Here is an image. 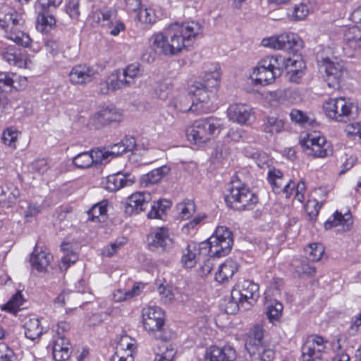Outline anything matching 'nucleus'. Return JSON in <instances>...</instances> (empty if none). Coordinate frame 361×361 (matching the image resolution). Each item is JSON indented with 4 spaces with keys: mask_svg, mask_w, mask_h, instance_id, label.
I'll return each mask as SVG.
<instances>
[{
    "mask_svg": "<svg viewBox=\"0 0 361 361\" xmlns=\"http://www.w3.org/2000/svg\"><path fill=\"white\" fill-rule=\"evenodd\" d=\"M223 129V122L218 118L197 120L188 128V140L195 145H204L217 137Z\"/></svg>",
    "mask_w": 361,
    "mask_h": 361,
    "instance_id": "obj_3",
    "label": "nucleus"
},
{
    "mask_svg": "<svg viewBox=\"0 0 361 361\" xmlns=\"http://www.w3.org/2000/svg\"><path fill=\"white\" fill-rule=\"evenodd\" d=\"M174 290L175 289L168 284L164 285L161 283L157 288V291L160 295L161 300L164 303L171 302L174 300Z\"/></svg>",
    "mask_w": 361,
    "mask_h": 361,
    "instance_id": "obj_54",
    "label": "nucleus"
},
{
    "mask_svg": "<svg viewBox=\"0 0 361 361\" xmlns=\"http://www.w3.org/2000/svg\"><path fill=\"white\" fill-rule=\"evenodd\" d=\"M353 224L352 215L349 212L342 214L338 211L331 216L324 223L326 229H331L334 227L341 226L343 231H348Z\"/></svg>",
    "mask_w": 361,
    "mask_h": 361,
    "instance_id": "obj_28",
    "label": "nucleus"
},
{
    "mask_svg": "<svg viewBox=\"0 0 361 361\" xmlns=\"http://www.w3.org/2000/svg\"><path fill=\"white\" fill-rule=\"evenodd\" d=\"M142 324L149 334L157 340H170L172 336L164 332L165 314L164 311L157 306H148L142 310Z\"/></svg>",
    "mask_w": 361,
    "mask_h": 361,
    "instance_id": "obj_7",
    "label": "nucleus"
},
{
    "mask_svg": "<svg viewBox=\"0 0 361 361\" xmlns=\"http://www.w3.org/2000/svg\"><path fill=\"white\" fill-rule=\"evenodd\" d=\"M1 54L4 60L10 65L23 68L30 67V61L27 59V56L14 47H6L1 51Z\"/></svg>",
    "mask_w": 361,
    "mask_h": 361,
    "instance_id": "obj_21",
    "label": "nucleus"
},
{
    "mask_svg": "<svg viewBox=\"0 0 361 361\" xmlns=\"http://www.w3.org/2000/svg\"><path fill=\"white\" fill-rule=\"evenodd\" d=\"M346 45L353 50L361 49V30L357 27H345L343 30Z\"/></svg>",
    "mask_w": 361,
    "mask_h": 361,
    "instance_id": "obj_35",
    "label": "nucleus"
},
{
    "mask_svg": "<svg viewBox=\"0 0 361 361\" xmlns=\"http://www.w3.org/2000/svg\"><path fill=\"white\" fill-rule=\"evenodd\" d=\"M171 206V202L166 200L154 202L147 214L149 219H164L167 209Z\"/></svg>",
    "mask_w": 361,
    "mask_h": 361,
    "instance_id": "obj_45",
    "label": "nucleus"
},
{
    "mask_svg": "<svg viewBox=\"0 0 361 361\" xmlns=\"http://www.w3.org/2000/svg\"><path fill=\"white\" fill-rule=\"evenodd\" d=\"M23 301L24 299L23 295L21 292L18 291L12 296L6 305L8 309L14 311L23 305Z\"/></svg>",
    "mask_w": 361,
    "mask_h": 361,
    "instance_id": "obj_64",
    "label": "nucleus"
},
{
    "mask_svg": "<svg viewBox=\"0 0 361 361\" xmlns=\"http://www.w3.org/2000/svg\"><path fill=\"white\" fill-rule=\"evenodd\" d=\"M233 239L231 231L225 226H218L214 233L200 244L189 243L183 250L181 263L185 268L194 267L202 255L213 257L227 255L231 250Z\"/></svg>",
    "mask_w": 361,
    "mask_h": 361,
    "instance_id": "obj_2",
    "label": "nucleus"
},
{
    "mask_svg": "<svg viewBox=\"0 0 361 361\" xmlns=\"http://www.w3.org/2000/svg\"><path fill=\"white\" fill-rule=\"evenodd\" d=\"M253 115V109L250 105L243 103L231 104L227 109L228 119L241 126L248 125Z\"/></svg>",
    "mask_w": 361,
    "mask_h": 361,
    "instance_id": "obj_16",
    "label": "nucleus"
},
{
    "mask_svg": "<svg viewBox=\"0 0 361 361\" xmlns=\"http://www.w3.org/2000/svg\"><path fill=\"white\" fill-rule=\"evenodd\" d=\"M121 77V84L123 87H130L136 83L137 78L142 75V71L139 63H131L123 68L118 69Z\"/></svg>",
    "mask_w": 361,
    "mask_h": 361,
    "instance_id": "obj_25",
    "label": "nucleus"
},
{
    "mask_svg": "<svg viewBox=\"0 0 361 361\" xmlns=\"http://www.w3.org/2000/svg\"><path fill=\"white\" fill-rule=\"evenodd\" d=\"M220 78V68L218 65H214L205 73L203 80L201 82L211 92H216L219 86Z\"/></svg>",
    "mask_w": 361,
    "mask_h": 361,
    "instance_id": "obj_36",
    "label": "nucleus"
},
{
    "mask_svg": "<svg viewBox=\"0 0 361 361\" xmlns=\"http://www.w3.org/2000/svg\"><path fill=\"white\" fill-rule=\"evenodd\" d=\"M101 123L120 122L123 118L122 113L113 105L101 107L94 114Z\"/></svg>",
    "mask_w": 361,
    "mask_h": 361,
    "instance_id": "obj_29",
    "label": "nucleus"
},
{
    "mask_svg": "<svg viewBox=\"0 0 361 361\" xmlns=\"http://www.w3.org/2000/svg\"><path fill=\"white\" fill-rule=\"evenodd\" d=\"M148 245L150 249H161L169 252L174 246L172 233L166 227H158L147 237Z\"/></svg>",
    "mask_w": 361,
    "mask_h": 361,
    "instance_id": "obj_14",
    "label": "nucleus"
},
{
    "mask_svg": "<svg viewBox=\"0 0 361 361\" xmlns=\"http://www.w3.org/2000/svg\"><path fill=\"white\" fill-rule=\"evenodd\" d=\"M264 329L260 325H255L249 332L245 348L251 356L255 355L258 347L265 345L263 343Z\"/></svg>",
    "mask_w": 361,
    "mask_h": 361,
    "instance_id": "obj_27",
    "label": "nucleus"
},
{
    "mask_svg": "<svg viewBox=\"0 0 361 361\" xmlns=\"http://www.w3.org/2000/svg\"><path fill=\"white\" fill-rule=\"evenodd\" d=\"M267 180L274 192L283 194L286 197H289L295 189V184L290 179L286 178L282 171L275 168L269 169Z\"/></svg>",
    "mask_w": 361,
    "mask_h": 361,
    "instance_id": "obj_13",
    "label": "nucleus"
},
{
    "mask_svg": "<svg viewBox=\"0 0 361 361\" xmlns=\"http://www.w3.org/2000/svg\"><path fill=\"white\" fill-rule=\"evenodd\" d=\"M166 341L157 340L152 350L154 358L152 361H173L177 353L174 344Z\"/></svg>",
    "mask_w": 361,
    "mask_h": 361,
    "instance_id": "obj_19",
    "label": "nucleus"
},
{
    "mask_svg": "<svg viewBox=\"0 0 361 361\" xmlns=\"http://www.w3.org/2000/svg\"><path fill=\"white\" fill-rule=\"evenodd\" d=\"M284 61L281 56H269L259 61L251 74L255 84L266 85L274 82L281 75L280 63Z\"/></svg>",
    "mask_w": 361,
    "mask_h": 361,
    "instance_id": "obj_5",
    "label": "nucleus"
},
{
    "mask_svg": "<svg viewBox=\"0 0 361 361\" xmlns=\"http://www.w3.org/2000/svg\"><path fill=\"white\" fill-rule=\"evenodd\" d=\"M144 288V284L142 283H135L131 290H123L118 289L115 290L112 295L113 300L115 302H122L130 300L135 296L139 295Z\"/></svg>",
    "mask_w": 361,
    "mask_h": 361,
    "instance_id": "obj_42",
    "label": "nucleus"
},
{
    "mask_svg": "<svg viewBox=\"0 0 361 361\" xmlns=\"http://www.w3.org/2000/svg\"><path fill=\"white\" fill-rule=\"evenodd\" d=\"M27 86V78L11 72L0 71V108L8 104V92L12 88L24 89Z\"/></svg>",
    "mask_w": 361,
    "mask_h": 361,
    "instance_id": "obj_12",
    "label": "nucleus"
},
{
    "mask_svg": "<svg viewBox=\"0 0 361 361\" xmlns=\"http://www.w3.org/2000/svg\"><path fill=\"white\" fill-rule=\"evenodd\" d=\"M235 350L231 346L219 347L212 345L206 350L205 361H233L235 359Z\"/></svg>",
    "mask_w": 361,
    "mask_h": 361,
    "instance_id": "obj_18",
    "label": "nucleus"
},
{
    "mask_svg": "<svg viewBox=\"0 0 361 361\" xmlns=\"http://www.w3.org/2000/svg\"><path fill=\"white\" fill-rule=\"evenodd\" d=\"M53 256L46 249L36 247L30 257V262L32 269L39 272H44L47 271Z\"/></svg>",
    "mask_w": 361,
    "mask_h": 361,
    "instance_id": "obj_23",
    "label": "nucleus"
},
{
    "mask_svg": "<svg viewBox=\"0 0 361 361\" xmlns=\"http://www.w3.org/2000/svg\"><path fill=\"white\" fill-rule=\"evenodd\" d=\"M20 207L25 218L35 216L40 213L42 210L40 204L32 202L21 201Z\"/></svg>",
    "mask_w": 361,
    "mask_h": 361,
    "instance_id": "obj_51",
    "label": "nucleus"
},
{
    "mask_svg": "<svg viewBox=\"0 0 361 361\" xmlns=\"http://www.w3.org/2000/svg\"><path fill=\"white\" fill-rule=\"evenodd\" d=\"M66 11L72 19L77 20L80 16L79 0H68Z\"/></svg>",
    "mask_w": 361,
    "mask_h": 361,
    "instance_id": "obj_61",
    "label": "nucleus"
},
{
    "mask_svg": "<svg viewBox=\"0 0 361 361\" xmlns=\"http://www.w3.org/2000/svg\"><path fill=\"white\" fill-rule=\"evenodd\" d=\"M324 252V249L323 246L319 243L310 244L308 247L306 249V252L308 255V259L312 262L319 261Z\"/></svg>",
    "mask_w": 361,
    "mask_h": 361,
    "instance_id": "obj_55",
    "label": "nucleus"
},
{
    "mask_svg": "<svg viewBox=\"0 0 361 361\" xmlns=\"http://www.w3.org/2000/svg\"><path fill=\"white\" fill-rule=\"evenodd\" d=\"M156 97L161 100H166L173 94L171 84L169 82L160 83L155 89Z\"/></svg>",
    "mask_w": 361,
    "mask_h": 361,
    "instance_id": "obj_58",
    "label": "nucleus"
},
{
    "mask_svg": "<svg viewBox=\"0 0 361 361\" xmlns=\"http://www.w3.org/2000/svg\"><path fill=\"white\" fill-rule=\"evenodd\" d=\"M279 42H281V49L290 50L297 45L299 37L297 35L289 32L283 33L279 35Z\"/></svg>",
    "mask_w": 361,
    "mask_h": 361,
    "instance_id": "obj_52",
    "label": "nucleus"
},
{
    "mask_svg": "<svg viewBox=\"0 0 361 361\" xmlns=\"http://www.w3.org/2000/svg\"><path fill=\"white\" fill-rule=\"evenodd\" d=\"M259 296V286L252 281L245 280L235 287L231 300L226 306L228 314H235L240 307L248 309Z\"/></svg>",
    "mask_w": 361,
    "mask_h": 361,
    "instance_id": "obj_4",
    "label": "nucleus"
},
{
    "mask_svg": "<svg viewBox=\"0 0 361 361\" xmlns=\"http://www.w3.org/2000/svg\"><path fill=\"white\" fill-rule=\"evenodd\" d=\"M322 109L329 119L346 122L356 114L357 106L350 99L336 97L326 100L323 103Z\"/></svg>",
    "mask_w": 361,
    "mask_h": 361,
    "instance_id": "obj_6",
    "label": "nucleus"
},
{
    "mask_svg": "<svg viewBox=\"0 0 361 361\" xmlns=\"http://www.w3.org/2000/svg\"><path fill=\"white\" fill-rule=\"evenodd\" d=\"M106 28L109 34L112 36H118L121 32H123L126 29L125 24L119 20L116 19L115 15L109 21V24L106 25Z\"/></svg>",
    "mask_w": 361,
    "mask_h": 361,
    "instance_id": "obj_57",
    "label": "nucleus"
},
{
    "mask_svg": "<svg viewBox=\"0 0 361 361\" xmlns=\"http://www.w3.org/2000/svg\"><path fill=\"white\" fill-rule=\"evenodd\" d=\"M331 153L332 149L330 144L326 140L325 137L319 133L317 144L314 147V151L312 154H309L308 156L323 158L331 154Z\"/></svg>",
    "mask_w": 361,
    "mask_h": 361,
    "instance_id": "obj_43",
    "label": "nucleus"
},
{
    "mask_svg": "<svg viewBox=\"0 0 361 361\" xmlns=\"http://www.w3.org/2000/svg\"><path fill=\"white\" fill-rule=\"evenodd\" d=\"M52 354L56 361H66L70 357L71 343L66 336H54Z\"/></svg>",
    "mask_w": 361,
    "mask_h": 361,
    "instance_id": "obj_26",
    "label": "nucleus"
},
{
    "mask_svg": "<svg viewBox=\"0 0 361 361\" xmlns=\"http://www.w3.org/2000/svg\"><path fill=\"white\" fill-rule=\"evenodd\" d=\"M201 30L200 24L195 21L171 23L150 37L151 48L159 54L177 55L191 46Z\"/></svg>",
    "mask_w": 361,
    "mask_h": 361,
    "instance_id": "obj_1",
    "label": "nucleus"
},
{
    "mask_svg": "<svg viewBox=\"0 0 361 361\" xmlns=\"http://www.w3.org/2000/svg\"><path fill=\"white\" fill-rule=\"evenodd\" d=\"M169 106L173 108L176 111L179 112L197 111V103L194 102L190 104V97L186 94H178L174 96L170 100Z\"/></svg>",
    "mask_w": 361,
    "mask_h": 361,
    "instance_id": "obj_31",
    "label": "nucleus"
},
{
    "mask_svg": "<svg viewBox=\"0 0 361 361\" xmlns=\"http://www.w3.org/2000/svg\"><path fill=\"white\" fill-rule=\"evenodd\" d=\"M170 170L171 168L166 165L155 169L147 174L143 175L140 178V183L144 187L156 184L166 176Z\"/></svg>",
    "mask_w": 361,
    "mask_h": 361,
    "instance_id": "obj_32",
    "label": "nucleus"
},
{
    "mask_svg": "<svg viewBox=\"0 0 361 361\" xmlns=\"http://www.w3.org/2000/svg\"><path fill=\"white\" fill-rule=\"evenodd\" d=\"M107 203L104 201L100 202L88 211V219L94 222H101L105 219Z\"/></svg>",
    "mask_w": 361,
    "mask_h": 361,
    "instance_id": "obj_46",
    "label": "nucleus"
},
{
    "mask_svg": "<svg viewBox=\"0 0 361 361\" xmlns=\"http://www.w3.org/2000/svg\"><path fill=\"white\" fill-rule=\"evenodd\" d=\"M23 23V16L11 8V12L8 13L6 27L3 29L6 38L19 45L28 47L32 39L26 32L20 30Z\"/></svg>",
    "mask_w": 361,
    "mask_h": 361,
    "instance_id": "obj_10",
    "label": "nucleus"
},
{
    "mask_svg": "<svg viewBox=\"0 0 361 361\" xmlns=\"http://www.w3.org/2000/svg\"><path fill=\"white\" fill-rule=\"evenodd\" d=\"M238 269V263L235 260L228 259L219 267L215 274V280L219 283H225L232 279Z\"/></svg>",
    "mask_w": 361,
    "mask_h": 361,
    "instance_id": "obj_30",
    "label": "nucleus"
},
{
    "mask_svg": "<svg viewBox=\"0 0 361 361\" xmlns=\"http://www.w3.org/2000/svg\"><path fill=\"white\" fill-rule=\"evenodd\" d=\"M14 353L7 344L0 342V361H12Z\"/></svg>",
    "mask_w": 361,
    "mask_h": 361,
    "instance_id": "obj_63",
    "label": "nucleus"
},
{
    "mask_svg": "<svg viewBox=\"0 0 361 361\" xmlns=\"http://www.w3.org/2000/svg\"><path fill=\"white\" fill-rule=\"evenodd\" d=\"M61 247L64 255L61 258L60 267L61 269H67L71 264L77 262L78 257L77 253L73 251L70 243H63Z\"/></svg>",
    "mask_w": 361,
    "mask_h": 361,
    "instance_id": "obj_44",
    "label": "nucleus"
},
{
    "mask_svg": "<svg viewBox=\"0 0 361 361\" xmlns=\"http://www.w3.org/2000/svg\"><path fill=\"white\" fill-rule=\"evenodd\" d=\"M121 80L118 70L113 71L104 81L99 84V91L102 94H106L111 91L123 89Z\"/></svg>",
    "mask_w": 361,
    "mask_h": 361,
    "instance_id": "obj_37",
    "label": "nucleus"
},
{
    "mask_svg": "<svg viewBox=\"0 0 361 361\" xmlns=\"http://www.w3.org/2000/svg\"><path fill=\"white\" fill-rule=\"evenodd\" d=\"M329 345V342L322 336H310L302 347V361H323Z\"/></svg>",
    "mask_w": 361,
    "mask_h": 361,
    "instance_id": "obj_11",
    "label": "nucleus"
},
{
    "mask_svg": "<svg viewBox=\"0 0 361 361\" xmlns=\"http://www.w3.org/2000/svg\"><path fill=\"white\" fill-rule=\"evenodd\" d=\"M295 272L301 277L314 276L316 269L311 266L306 259H295L293 262Z\"/></svg>",
    "mask_w": 361,
    "mask_h": 361,
    "instance_id": "obj_48",
    "label": "nucleus"
},
{
    "mask_svg": "<svg viewBox=\"0 0 361 361\" xmlns=\"http://www.w3.org/2000/svg\"><path fill=\"white\" fill-rule=\"evenodd\" d=\"M135 147V141L133 137H125L118 143L112 145L110 149H102L104 154V162H109V160L123 153L132 151Z\"/></svg>",
    "mask_w": 361,
    "mask_h": 361,
    "instance_id": "obj_24",
    "label": "nucleus"
},
{
    "mask_svg": "<svg viewBox=\"0 0 361 361\" xmlns=\"http://www.w3.org/2000/svg\"><path fill=\"white\" fill-rule=\"evenodd\" d=\"M225 196L226 204L231 208L243 211L252 209L258 202V197L245 185L234 182Z\"/></svg>",
    "mask_w": 361,
    "mask_h": 361,
    "instance_id": "obj_8",
    "label": "nucleus"
},
{
    "mask_svg": "<svg viewBox=\"0 0 361 361\" xmlns=\"http://www.w3.org/2000/svg\"><path fill=\"white\" fill-rule=\"evenodd\" d=\"M318 63L322 71L324 72L325 80L329 88L336 90L340 87V82L343 79L346 69L342 61L336 58L317 57Z\"/></svg>",
    "mask_w": 361,
    "mask_h": 361,
    "instance_id": "obj_9",
    "label": "nucleus"
},
{
    "mask_svg": "<svg viewBox=\"0 0 361 361\" xmlns=\"http://www.w3.org/2000/svg\"><path fill=\"white\" fill-rule=\"evenodd\" d=\"M261 129L263 132L270 135L279 133L284 130V122L276 116H269L264 119Z\"/></svg>",
    "mask_w": 361,
    "mask_h": 361,
    "instance_id": "obj_40",
    "label": "nucleus"
},
{
    "mask_svg": "<svg viewBox=\"0 0 361 361\" xmlns=\"http://www.w3.org/2000/svg\"><path fill=\"white\" fill-rule=\"evenodd\" d=\"M114 15V12L111 10H96L89 16L88 20L94 27H105Z\"/></svg>",
    "mask_w": 361,
    "mask_h": 361,
    "instance_id": "obj_39",
    "label": "nucleus"
},
{
    "mask_svg": "<svg viewBox=\"0 0 361 361\" xmlns=\"http://www.w3.org/2000/svg\"><path fill=\"white\" fill-rule=\"evenodd\" d=\"M104 163V154L102 149H92L77 154L73 159V164L79 169H87L94 164Z\"/></svg>",
    "mask_w": 361,
    "mask_h": 361,
    "instance_id": "obj_17",
    "label": "nucleus"
},
{
    "mask_svg": "<svg viewBox=\"0 0 361 361\" xmlns=\"http://www.w3.org/2000/svg\"><path fill=\"white\" fill-rule=\"evenodd\" d=\"M283 310V305L281 302H276L273 305H270L267 307V317L269 319L274 322V321L278 320Z\"/></svg>",
    "mask_w": 361,
    "mask_h": 361,
    "instance_id": "obj_59",
    "label": "nucleus"
},
{
    "mask_svg": "<svg viewBox=\"0 0 361 361\" xmlns=\"http://www.w3.org/2000/svg\"><path fill=\"white\" fill-rule=\"evenodd\" d=\"M23 329L25 337L32 341L39 338L43 332L40 322L36 317L25 318Z\"/></svg>",
    "mask_w": 361,
    "mask_h": 361,
    "instance_id": "obj_38",
    "label": "nucleus"
},
{
    "mask_svg": "<svg viewBox=\"0 0 361 361\" xmlns=\"http://www.w3.org/2000/svg\"><path fill=\"white\" fill-rule=\"evenodd\" d=\"M190 93L192 94L197 104V111H207L209 107V103L215 92H211L201 82H195L190 88Z\"/></svg>",
    "mask_w": 361,
    "mask_h": 361,
    "instance_id": "obj_20",
    "label": "nucleus"
},
{
    "mask_svg": "<svg viewBox=\"0 0 361 361\" xmlns=\"http://www.w3.org/2000/svg\"><path fill=\"white\" fill-rule=\"evenodd\" d=\"M97 70L86 64L74 66L68 73L69 81L75 85H86L92 82L97 76Z\"/></svg>",
    "mask_w": 361,
    "mask_h": 361,
    "instance_id": "obj_15",
    "label": "nucleus"
},
{
    "mask_svg": "<svg viewBox=\"0 0 361 361\" xmlns=\"http://www.w3.org/2000/svg\"><path fill=\"white\" fill-rule=\"evenodd\" d=\"M20 132L16 128L11 126L5 129L2 133L3 143L12 149H16Z\"/></svg>",
    "mask_w": 361,
    "mask_h": 361,
    "instance_id": "obj_47",
    "label": "nucleus"
},
{
    "mask_svg": "<svg viewBox=\"0 0 361 361\" xmlns=\"http://www.w3.org/2000/svg\"><path fill=\"white\" fill-rule=\"evenodd\" d=\"M309 12L310 10L307 5L301 3L290 11L288 16L293 20H302L308 16Z\"/></svg>",
    "mask_w": 361,
    "mask_h": 361,
    "instance_id": "obj_53",
    "label": "nucleus"
},
{
    "mask_svg": "<svg viewBox=\"0 0 361 361\" xmlns=\"http://www.w3.org/2000/svg\"><path fill=\"white\" fill-rule=\"evenodd\" d=\"M256 350L259 361H272L274 357V351L267 345L258 347Z\"/></svg>",
    "mask_w": 361,
    "mask_h": 361,
    "instance_id": "obj_60",
    "label": "nucleus"
},
{
    "mask_svg": "<svg viewBox=\"0 0 361 361\" xmlns=\"http://www.w3.org/2000/svg\"><path fill=\"white\" fill-rule=\"evenodd\" d=\"M178 217L182 220L188 219L195 212V204L192 200H186L177 205Z\"/></svg>",
    "mask_w": 361,
    "mask_h": 361,
    "instance_id": "obj_50",
    "label": "nucleus"
},
{
    "mask_svg": "<svg viewBox=\"0 0 361 361\" xmlns=\"http://www.w3.org/2000/svg\"><path fill=\"white\" fill-rule=\"evenodd\" d=\"M161 16L159 11H156L153 7L141 8L137 14V19L142 24L152 25L161 19Z\"/></svg>",
    "mask_w": 361,
    "mask_h": 361,
    "instance_id": "obj_41",
    "label": "nucleus"
},
{
    "mask_svg": "<svg viewBox=\"0 0 361 361\" xmlns=\"http://www.w3.org/2000/svg\"><path fill=\"white\" fill-rule=\"evenodd\" d=\"M133 183L130 178L122 173L109 175L106 177L105 188L111 192L116 191L121 188L131 185Z\"/></svg>",
    "mask_w": 361,
    "mask_h": 361,
    "instance_id": "obj_33",
    "label": "nucleus"
},
{
    "mask_svg": "<svg viewBox=\"0 0 361 361\" xmlns=\"http://www.w3.org/2000/svg\"><path fill=\"white\" fill-rule=\"evenodd\" d=\"M319 135V132H312L306 134L300 140V145L302 148L303 152L308 155L312 154L314 151V147L317 144V140Z\"/></svg>",
    "mask_w": 361,
    "mask_h": 361,
    "instance_id": "obj_49",
    "label": "nucleus"
},
{
    "mask_svg": "<svg viewBox=\"0 0 361 361\" xmlns=\"http://www.w3.org/2000/svg\"><path fill=\"white\" fill-rule=\"evenodd\" d=\"M279 40V35L271 36L264 38L261 42V44L264 47L274 49H281V46Z\"/></svg>",
    "mask_w": 361,
    "mask_h": 361,
    "instance_id": "obj_62",
    "label": "nucleus"
},
{
    "mask_svg": "<svg viewBox=\"0 0 361 361\" xmlns=\"http://www.w3.org/2000/svg\"><path fill=\"white\" fill-rule=\"evenodd\" d=\"M20 196V190L16 186L0 185V205L2 207H11Z\"/></svg>",
    "mask_w": 361,
    "mask_h": 361,
    "instance_id": "obj_34",
    "label": "nucleus"
},
{
    "mask_svg": "<svg viewBox=\"0 0 361 361\" xmlns=\"http://www.w3.org/2000/svg\"><path fill=\"white\" fill-rule=\"evenodd\" d=\"M150 194L140 192L132 194L128 199L126 212L128 214H138L145 209L150 201Z\"/></svg>",
    "mask_w": 361,
    "mask_h": 361,
    "instance_id": "obj_22",
    "label": "nucleus"
},
{
    "mask_svg": "<svg viewBox=\"0 0 361 361\" xmlns=\"http://www.w3.org/2000/svg\"><path fill=\"white\" fill-rule=\"evenodd\" d=\"M118 348L122 350H126V354L130 353V356H133V353L136 350V342L132 338L128 336H123L121 338L118 343Z\"/></svg>",
    "mask_w": 361,
    "mask_h": 361,
    "instance_id": "obj_56",
    "label": "nucleus"
}]
</instances>
